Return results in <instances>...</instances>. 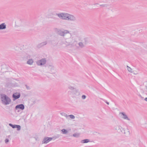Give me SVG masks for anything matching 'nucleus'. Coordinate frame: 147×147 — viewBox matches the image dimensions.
<instances>
[{
	"label": "nucleus",
	"instance_id": "obj_1",
	"mask_svg": "<svg viewBox=\"0 0 147 147\" xmlns=\"http://www.w3.org/2000/svg\"><path fill=\"white\" fill-rule=\"evenodd\" d=\"M56 15L60 18L63 20L72 22H75L76 21V18L75 16L67 13H57Z\"/></svg>",
	"mask_w": 147,
	"mask_h": 147
},
{
	"label": "nucleus",
	"instance_id": "obj_2",
	"mask_svg": "<svg viewBox=\"0 0 147 147\" xmlns=\"http://www.w3.org/2000/svg\"><path fill=\"white\" fill-rule=\"evenodd\" d=\"M71 36V34L69 32L64 37L65 41L64 44L67 46H70V47H73L76 46L77 43Z\"/></svg>",
	"mask_w": 147,
	"mask_h": 147
},
{
	"label": "nucleus",
	"instance_id": "obj_3",
	"mask_svg": "<svg viewBox=\"0 0 147 147\" xmlns=\"http://www.w3.org/2000/svg\"><path fill=\"white\" fill-rule=\"evenodd\" d=\"M1 99L2 103L5 105L9 104L11 101L9 97L5 94L1 96Z\"/></svg>",
	"mask_w": 147,
	"mask_h": 147
},
{
	"label": "nucleus",
	"instance_id": "obj_4",
	"mask_svg": "<svg viewBox=\"0 0 147 147\" xmlns=\"http://www.w3.org/2000/svg\"><path fill=\"white\" fill-rule=\"evenodd\" d=\"M57 32L58 34L61 36L64 37L69 32V31L67 30H58Z\"/></svg>",
	"mask_w": 147,
	"mask_h": 147
},
{
	"label": "nucleus",
	"instance_id": "obj_5",
	"mask_svg": "<svg viewBox=\"0 0 147 147\" xmlns=\"http://www.w3.org/2000/svg\"><path fill=\"white\" fill-rule=\"evenodd\" d=\"M47 61L45 58L42 59L36 62V64L38 65H45L46 62Z\"/></svg>",
	"mask_w": 147,
	"mask_h": 147
},
{
	"label": "nucleus",
	"instance_id": "obj_6",
	"mask_svg": "<svg viewBox=\"0 0 147 147\" xmlns=\"http://www.w3.org/2000/svg\"><path fill=\"white\" fill-rule=\"evenodd\" d=\"M53 139L52 138L45 137L42 141V144H47Z\"/></svg>",
	"mask_w": 147,
	"mask_h": 147
},
{
	"label": "nucleus",
	"instance_id": "obj_7",
	"mask_svg": "<svg viewBox=\"0 0 147 147\" xmlns=\"http://www.w3.org/2000/svg\"><path fill=\"white\" fill-rule=\"evenodd\" d=\"M119 114L121 115V117L124 119H126L128 121H130V119L128 118L127 116L123 112H120Z\"/></svg>",
	"mask_w": 147,
	"mask_h": 147
},
{
	"label": "nucleus",
	"instance_id": "obj_8",
	"mask_svg": "<svg viewBox=\"0 0 147 147\" xmlns=\"http://www.w3.org/2000/svg\"><path fill=\"white\" fill-rule=\"evenodd\" d=\"M9 125L13 128H17V130L18 131H20L21 129V126L20 125H13L11 123H9Z\"/></svg>",
	"mask_w": 147,
	"mask_h": 147
},
{
	"label": "nucleus",
	"instance_id": "obj_9",
	"mask_svg": "<svg viewBox=\"0 0 147 147\" xmlns=\"http://www.w3.org/2000/svg\"><path fill=\"white\" fill-rule=\"evenodd\" d=\"M15 109L16 110L18 109H20L22 110H23L24 109V106L23 104L17 105L16 106Z\"/></svg>",
	"mask_w": 147,
	"mask_h": 147
},
{
	"label": "nucleus",
	"instance_id": "obj_10",
	"mask_svg": "<svg viewBox=\"0 0 147 147\" xmlns=\"http://www.w3.org/2000/svg\"><path fill=\"white\" fill-rule=\"evenodd\" d=\"M20 93L18 92L14 93L13 95V97L15 99H17L18 98L20 97Z\"/></svg>",
	"mask_w": 147,
	"mask_h": 147
},
{
	"label": "nucleus",
	"instance_id": "obj_11",
	"mask_svg": "<svg viewBox=\"0 0 147 147\" xmlns=\"http://www.w3.org/2000/svg\"><path fill=\"white\" fill-rule=\"evenodd\" d=\"M115 129L117 130L119 132H122V130L123 129L120 125H117L115 127Z\"/></svg>",
	"mask_w": 147,
	"mask_h": 147
},
{
	"label": "nucleus",
	"instance_id": "obj_12",
	"mask_svg": "<svg viewBox=\"0 0 147 147\" xmlns=\"http://www.w3.org/2000/svg\"><path fill=\"white\" fill-rule=\"evenodd\" d=\"M122 132L126 134V136H128L130 134V132L129 130L127 128L126 129H123Z\"/></svg>",
	"mask_w": 147,
	"mask_h": 147
},
{
	"label": "nucleus",
	"instance_id": "obj_13",
	"mask_svg": "<svg viewBox=\"0 0 147 147\" xmlns=\"http://www.w3.org/2000/svg\"><path fill=\"white\" fill-rule=\"evenodd\" d=\"M6 28V25L5 23H3L0 25V30H3Z\"/></svg>",
	"mask_w": 147,
	"mask_h": 147
},
{
	"label": "nucleus",
	"instance_id": "obj_14",
	"mask_svg": "<svg viewBox=\"0 0 147 147\" xmlns=\"http://www.w3.org/2000/svg\"><path fill=\"white\" fill-rule=\"evenodd\" d=\"M33 62L34 61L32 59H29L28 60L27 62V63L28 65H31L33 64Z\"/></svg>",
	"mask_w": 147,
	"mask_h": 147
},
{
	"label": "nucleus",
	"instance_id": "obj_15",
	"mask_svg": "<svg viewBox=\"0 0 147 147\" xmlns=\"http://www.w3.org/2000/svg\"><path fill=\"white\" fill-rule=\"evenodd\" d=\"M127 69L128 71L131 73H133L134 74H137V73H134V71H132V69L131 68H130V67L128 66L127 65Z\"/></svg>",
	"mask_w": 147,
	"mask_h": 147
},
{
	"label": "nucleus",
	"instance_id": "obj_16",
	"mask_svg": "<svg viewBox=\"0 0 147 147\" xmlns=\"http://www.w3.org/2000/svg\"><path fill=\"white\" fill-rule=\"evenodd\" d=\"M47 44V42L46 41H45L42 42L38 45V47H40L42 46H44L45 45H46Z\"/></svg>",
	"mask_w": 147,
	"mask_h": 147
},
{
	"label": "nucleus",
	"instance_id": "obj_17",
	"mask_svg": "<svg viewBox=\"0 0 147 147\" xmlns=\"http://www.w3.org/2000/svg\"><path fill=\"white\" fill-rule=\"evenodd\" d=\"M90 142L89 140V139H86L82 140L81 141V143H87L88 142Z\"/></svg>",
	"mask_w": 147,
	"mask_h": 147
},
{
	"label": "nucleus",
	"instance_id": "obj_18",
	"mask_svg": "<svg viewBox=\"0 0 147 147\" xmlns=\"http://www.w3.org/2000/svg\"><path fill=\"white\" fill-rule=\"evenodd\" d=\"M61 131L62 132V133L64 134H66L67 133L68 131L65 129H62L61 130Z\"/></svg>",
	"mask_w": 147,
	"mask_h": 147
},
{
	"label": "nucleus",
	"instance_id": "obj_19",
	"mask_svg": "<svg viewBox=\"0 0 147 147\" xmlns=\"http://www.w3.org/2000/svg\"><path fill=\"white\" fill-rule=\"evenodd\" d=\"M80 135V134L78 133H75L73 134V136L76 138L78 137Z\"/></svg>",
	"mask_w": 147,
	"mask_h": 147
},
{
	"label": "nucleus",
	"instance_id": "obj_20",
	"mask_svg": "<svg viewBox=\"0 0 147 147\" xmlns=\"http://www.w3.org/2000/svg\"><path fill=\"white\" fill-rule=\"evenodd\" d=\"M78 45L81 48H82L84 47V45L82 42H80L79 43Z\"/></svg>",
	"mask_w": 147,
	"mask_h": 147
},
{
	"label": "nucleus",
	"instance_id": "obj_21",
	"mask_svg": "<svg viewBox=\"0 0 147 147\" xmlns=\"http://www.w3.org/2000/svg\"><path fill=\"white\" fill-rule=\"evenodd\" d=\"M61 114L62 116H64V117H66V118H67L68 117V115H67L66 114L64 113H61Z\"/></svg>",
	"mask_w": 147,
	"mask_h": 147
},
{
	"label": "nucleus",
	"instance_id": "obj_22",
	"mask_svg": "<svg viewBox=\"0 0 147 147\" xmlns=\"http://www.w3.org/2000/svg\"><path fill=\"white\" fill-rule=\"evenodd\" d=\"M68 117H69L71 119H74L75 118V117L73 115H68Z\"/></svg>",
	"mask_w": 147,
	"mask_h": 147
},
{
	"label": "nucleus",
	"instance_id": "obj_23",
	"mask_svg": "<svg viewBox=\"0 0 147 147\" xmlns=\"http://www.w3.org/2000/svg\"><path fill=\"white\" fill-rule=\"evenodd\" d=\"M68 88L71 90H74L76 91H77L76 89H75L74 87L72 86H69V87Z\"/></svg>",
	"mask_w": 147,
	"mask_h": 147
},
{
	"label": "nucleus",
	"instance_id": "obj_24",
	"mask_svg": "<svg viewBox=\"0 0 147 147\" xmlns=\"http://www.w3.org/2000/svg\"><path fill=\"white\" fill-rule=\"evenodd\" d=\"M9 142V140L8 139L6 138L5 140V143L7 144Z\"/></svg>",
	"mask_w": 147,
	"mask_h": 147
},
{
	"label": "nucleus",
	"instance_id": "obj_25",
	"mask_svg": "<svg viewBox=\"0 0 147 147\" xmlns=\"http://www.w3.org/2000/svg\"><path fill=\"white\" fill-rule=\"evenodd\" d=\"M102 100L104 101L105 102H106L107 105L109 104V102H107L106 100L103 99H101Z\"/></svg>",
	"mask_w": 147,
	"mask_h": 147
},
{
	"label": "nucleus",
	"instance_id": "obj_26",
	"mask_svg": "<svg viewBox=\"0 0 147 147\" xmlns=\"http://www.w3.org/2000/svg\"><path fill=\"white\" fill-rule=\"evenodd\" d=\"M82 99H85L86 98V96L85 95H83L82 96Z\"/></svg>",
	"mask_w": 147,
	"mask_h": 147
},
{
	"label": "nucleus",
	"instance_id": "obj_27",
	"mask_svg": "<svg viewBox=\"0 0 147 147\" xmlns=\"http://www.w3.org/2000/svg\"><path fill=\"white\" fill-rule=\"evenodd\" d=\"M144 100L147 102V98H146L144 99Z\"/></svg>",
	"mask_w": 147,
	"mask_h": 147
},
{
	"label": "nucleus",
	"instance_id": "obj_28",
	"mask_svg": "<svg viewBox=\"0 0 147 147\" xmlns=\"http://www.w3.org/2000/svg\"><path fill=\"white\" fill-rule=\"evenodd\" d=\"M146 90L147 91V87H146Z\"/></svg>",
	"mask_w": 147,
	"mask_h": 147
},
{
	"label": "nucleus",
	"instance_id": "obj_29",
	"mask_svg": "<svg viewBox=\"0 0 147 147\" xmlns=\"http://www.w3.org/2000/svg\"><path fill=\"white\" fill-rule=\"evenodd\" d=\"M134 71V73H137V74H138V73H137V72L136 73V72H135V71Z\"/></svg>",
	"mask_w": 147,
	"mask_h": 147
},
{
	"label": "nucleus",
	"instance_id": "obj_30",
	"mask_svg": "<svg viewBox=\"0 0 147 147\" xmlns=\"http://www.w3.org/2000/svg\"><path fill=\"white\" fill-rule=\"evenodd\" d=\"M60 45H62V43H60Z\"/></svg>",
	"mask_w": 147,
	"mask_h": 147
},
{
	"label": "nucleus",
	"instance_id": "obj_31",
	"mask_svg": "<svg viewBox=\"0 0 147 147\" xmlns=\"http://www.w3.org/2000/svg\"><path fill=\"white\" fill-rule=\"evenodd\" d=\"M139 96H140L141 97H142V96H141V95H139Z\"/></svg>",
	"mask_w": 147,
	"mask_h": 147
},
{
	"label": "nucleus",
	"instance_id": "obj_32",
	"mask_svg": "<svg viewBox=\"0 0 147 147\" xmlns=\"http://www.w3.org/2000/svg\"><path fill=\"white\" fill-rule=\"evenodd\" d=\"M137 70H138V71H139V69H137Z\"/></svg>",
	"mask_w": 147,
	"mask_h": 147
},
{
	"label": "nucleus",
	"instance_id": "obj_33",
	"mask_svg": "<svg viewBox=\"0 0 147 147\" xmlns=\"http://www.w3.org/2000/svg\"><path fill=\"white\" fill-rule=\"evenodd\" d=\"M26 88H27V86H26Z\"/></svg>",
	"mask_w": 147,
	"mask_h": 147
}]
</instances>
